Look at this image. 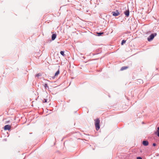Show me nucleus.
I'll list each match as a JSON object with an SVG mask.
<instances>
[{"mask_svg":"<svg viewBox=\"0 0 159 159\" xmlns=\"http://www.w3.org/2000/svg\"><path fill=\"white\" fill-rule=\"evenodd\" d=\"M60 73V71L59 70H58L57 72L55 73L54 76L52 77V79H54L55 78V77L57 76Z\"/></svg>","mask_w":159,"mask_h":159,"instance_id":"9","label":"nucleus"},{"mask_svg":"<svg viewBox=\"0 0 159 159\" xmlns=\"http://www.w3.org/2000/svg\"><path fill=\"white\" fill-rule=\"evenodd\" d=\"M41 75V74L40 73H38L35 76L36 77H39V76H40Z\"/></svg>","mask_w":159,"mask_h":159,"instance_id":"16","label":"nucleus"},{"mask_svg":"<svg viewBox=\"0 0 159 159\" xmlns=\"http://www.w3.org/2000/svg\"><path fill=\"white\" fill-rule=\"evenodd\" d=\"M142 143H143V145L144 146H147L149 144L148 141L147 140L143 141Z\"/></svg>","mask_w":159,"mask_h":159,"instance_id":"6","label":"nucleus"},{"mask_svg":"<svg viewBox=\"0 0 159 159\" xmlns=\"http://www.w3.org/2000/svg\"><path fill=\"white\" fill-rule=\"evenodd\" d=\"M97 34L98 36H101L102 34H103V33L101 32H97Z\"/></svg>","mask_w":159,"mask_h":159,"instance_id":"12","label":"nucleus"},{"mask_svg":"<svg viewBox=\"0 0 159 159\" xmlns=\"http://www.w3.org/2000/svg\"><path fill=\"white\" fill-rule=\"evenodd\" d=\"M94 120L95 121L94 124L96 129L97 131H98L100 128V120H99V119L97 118Z\"/></svg>","mask_w":159,"mask_h":159,"instance_id":"1","label":"nucleus"},{"mask_svg":"<svg viewBox=\"0 0 159 159\" xmlns=\"http://www.w3.org/2000/svg\"><path fill=\"white\" fill-rule=\"evenodd\" d=\"M11 126L9 125H5L4 127V130H11Z\"/></svg>","mask_w":159,"mask_h":159,"instance_id":"4","label":"nucleus"},{"mask_svg":"<svg viewBox=\"0 0 159 159\" xmlns=\"http://www.w3.org/2000/svg\"><path fill=\"white\" fill-rule=\"evenodd\" d=\"M128 68V66H123L122 67L121 69H120V70L121 71H122V70H126V69H127Z\"/></svg>","mask_w":159,"mask_h":159,"instance_id":"10","label":"nucleus"},{"mask_svg":"<svg viewBox=\"0 0 159 159\" xmlns=\"http://www.w3.org/2000/svg\"><path fill=\"white\" fill-rule=\"evenodd\" d=\"M137 159H143L141 157H137Z\"/></svg>","mask_w":159,"mask_h":159,"instance_id":"18","label":"nucleus"},{"mask_svg":"<svg viewBox=\"0 0 159 159\" xmlns=\"http://www.w3.org/2000/svg\"><path fill=\"white\" fill-rule=\"evenodd\" d=\"M152 146L154 147H155L156 146V143H153L152 144Z\"/></svg>","mask_w":159,"mask_h":159,"instance_id":"19","label":"nucleus"},{"mask_svg":"<svg viewBox=\"0 0 159 159\" xmlns=\"http://www.w3.org/2000/svg\"><path fill=\"white\" fill-rule=\"evenodd\" d=\"M57 37V34H52L51 37V39L52 40H54Z\"/></svg>","mask_w":159,"mask_h":159,"instance_id":"8","label":"nucleus"},{"mask_svg":"<svg viewBox=\"0 0 159 159\" xmlns=\"http://www.w3.org/2000/svg\"><path fill=\"white\" fill-rule=\"evenodd\" d=\"M124 13L127 17H128L129 15V9H128L125 11Z\"/></svg>","mask_w":159,"mask_h":159,"instance_id":"5","label":"nucleus"},{"mask_svg":"<svg viewBox=\"0 0 159 159\" xmlns=\"http://www.w3.org/2000/svg\"><path fill=\"white\" fill-rule=\"evenodd\" d=\"M48 99H44V100H43V103H46L47 102Z\"/></svg>","mask_w":159,"mask_h":159,"instance_id":"15","label":"nucleus"},{"mask_svg":"<svg viewBox=\"0 0 159 159\" xmlns=\"http://www.w3.org/2000/svg\"><path fill=\"white\" fill-rule=\"evenodd\" d=\"M154 134L157 135L159 137V127L157 128L156 131L154 132Z\"/></svg>","mask_w":159,"mask_h":159,"instance_id":"7","label":"nucleus"},{"mask_svg":"<svg viewBox=\"0 0 159 159\" xmlns=\"http://www.w3.org/2000/svg\"><path fill=\"white\" fill-rule=\"evenodd\" d=\"M138 80L140 83H143V80L141 79H139Z\"/></svg>","mask_w":159,"mask_h":159,"instance_id":"17","label":"nucleus"},{"mask_svg":"<svg viewBox=\"0 0 159 159\" xmlns=\"http://www.w3.org/2000/svg\"><path fill=\"white\" fill-rule=\"evenodd\" d=\"M157 33H155L151 34L149 36L147 40L149 42L152 41L154 38V37L156 36Z\"/></svg>","mask_w":159,"mask_h":159,"instance_id":"2","label":"nucleus"},{"mask_svg":"<svg viewBox=\"0 0 159 159\" xmlns=\"http://www.w3.org/2000/svg\"><path fill=\"white\" fill-rule=\"evenodd\" d=\"M126 40L124 39L122 40L121 42V45H123L126 42Z\"/></svg>","mask_w":159,"mask_h":159,"instance_id":"13","label":"nucleus"},{"mask_svg":"<svg viewBox=\"0 0 159 159\" xmlns=\"http://www.w3.org/2000/svg\"><path fill=\"white\" fill-rule=\"evenodd\" d=\"M44 87H45V89H49L48 86V84L47 83H45L43 85Z\"/></svg>","mask_w":159,"mask_h":159,"instance_id":"11","label":"nucleus"},{"mask_svg":"<svg viewBox=\"0 0 159 159\" xmlns=\"http://www.w3.org/2000/svg\"><path fill=\"white\" fill-rule=\"evenodd\" d=\"M60 53L61 55L63 56H65V55L64 54V52L63 51H61L60 52Z\"/></svg>","mask_w":159,"mask_h":159,"instance_id":"14","label":"nucleus"},{"mask_svg":"<svg viewBox=\"0 0 159 159\" xmlns=\"http://www.w3.org/2000/svg\"><path fill=\"white\" fill-rule=\"evenodd\" d=\"M112 15L115 16H118L120 14V13L118 10H116L115 11L112 12Z\"/></svg>","mask_w":159,"mask_h":159,"instance_id":"3","label":"nucleus"},{"mask_svg":"<svg viewBox=\"0 0 159 159\" xmlns=\"http://www.w3.org/2000/svg\"><path fill=\"white\" fill-rule=\"evenodd\" d=\"M157 156H159V154H158L157 155Z\"/></svg>","mask_w":159,"mask_h":159,"instance_id":"20","label":"nucleus"}]
</instances>
